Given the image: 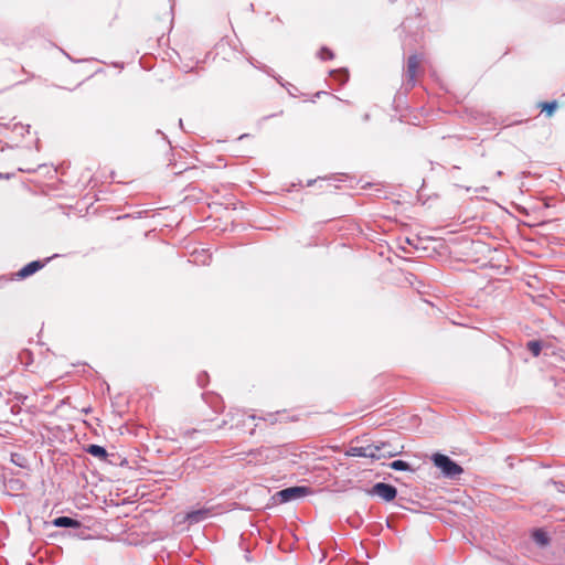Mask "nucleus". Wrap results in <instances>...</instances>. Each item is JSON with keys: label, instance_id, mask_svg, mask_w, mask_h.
I'll return each mask as SVG.
<instances>
[{"label": "nucleus", "instance_id": "f257e3e1", "mask_svg": "<svg viewBox=\"0 0 565 565\" xmlns=\"http://www.w3.org/2000/svg\"><path fill=\"white\" fill-rule=\"evenodd\" d=\"M281 452L280 447L262 446L243 454L244 457H242V459L246 460L248 463L263 465L277 460L280 458Z\"/></svg>", "mask_w": 565, "mask_h": 565}, {"label": "nucleus", "instance_id": "f03ea898", "mask_svg": "<svg viewBox=\"0 0 565 565\" xmlns=\"http://www.w3.org/2000/svg\"><path fill=\"white\" fill-rule=\"evenodd\" d=\"M431 461L446 478L455 479L463 472L462 467L447 455L436 452L431 456Z\"/></svg>", "mask_w": 565, "mask_h": 565}, {"label": "nucleus", "instance_id": "7ed1b4c3", "mask_svg": "<svg viewBox=\"0 0 565 565\" xmlns=\"http://www.w3.org/2000/svg\"><path fill=\"white\" fill-rule=\"evenodd\" d=\"M386 447H391V443L377 441L366 446H351L347 451V455L351 457H362L379 460L377 452L382 451Z\"/></svg>", "mask_w": 565, "mask_h": 565}, {"label": "nucleus", "instance_id": "20e7f679", "mask_svg": "<svg viewBox=\"0 0 565 565\" xmlns=\"http://www.w3.org/2000/svg\"><path fill=\"white\" fill-rule=\"evenodd\" d=\"M310 492H311V490L308 487L295 486V487L285 488L282 490L276 492L275 498L280 503H287V502L294 501L296 499L303 498V497L308 495Z\"/></svg>", "mask_w": 565, "mask_h": 565}, {"label": "nucleus", "instance_id": "39448f33", "mask_svg": "<svg viewBox=\"0 0 565 565\" xmlns=\"http://www.w3.org/2000/svg\"><path fill=\"white\" fill-rule=\"evenodd\" d=\"M369 494L377 495L381 499H383L385 502H391L396 498L397 489L394 486L386 483V482H376L369 490Z\"/></svg>", "mask_w": 565, "mask_h": 565}, {"label": "nucleus", "instance_id": "423d86ee", "mask_svg": "<svg viewBox=\"0 0 565 565\" xmlns=\"http://www.w3.org/2000/svg\"><path fill=\"white\" fill-rule=\"evenodd\" d=\"M419 61L415 54L411 55L407 60V67L405 71V81L403 86L405 90H409L415 86V76L418 68Z\"/></svg>", "mask_w": 565, "mask_h": 565}, {"label": "nucleus", "instance_id": "0eeeda50", "mask_svg": "<svg viewBox=\"0 0 565 565\" xmlns=\"http://www.w3.org/2000/svg\"><path fill=\"white\" fill-rule=\"evenodd\" d=\"M50 260V258H46L44 262L42 260H33L23 266L15 275L19 279L28 278L35 273H38L40 269H42L45 264Z\"/></svg>", "mask_w": 565, "mask_h": 565}, {"label": "nucleus", "instance_id": "6e6552de", "mask_svg": "<svg viewBox=\"0 0 565 565\" xmlns=\"http://www.w3.org/2000/svg\"><path fill=\"white\" fill-rule=\"evenodd\" d=\"M231 416V428H243L246 425V420H255V419H264V417H257L254 414L246 415L244 412L236 411L235 413H230Z\"/></svg>", "mask_w": 565, "mask_h": 565}, {"label": "nucleus", "instance_id": "1a4fd4ad", "mask_svg": "<svg viewBox=\"0 0 565 565\" xmlns=\"http://www.w3.org/2000/svg\"><path fill=\"white\" fill-rule=\"evenodd\" d=\"M52 525L55 527H65V529H79L82 523L71 516L62 515L52 520Z\"/></svg>", "mask_w": 565, "mask_h": 565}, {"label": "nucleus", "instance_id": "9d476101", "mask_svg": "<svg viewBox=\"0 0 565 565\" xmlns=\"http://www.w3.org/2000/svg\"><path fill=\"white\" fill-rule=\"evenodd\" d=\"M211 515V509L201 508L186 513L185 520L190 523H199L206 520Z\"/></svg>", "mask_w": 565, "mask_h": 565}, {"label": "nucleus", "instance_id": "9b49d317", "mask_svg": "<svg viewBox=\"0 0 565 565\" xmlns=\"http://www.w3.org/2000/svg\"><path fill=\"white\" fill-rule=\"evenodd\" d=\"M84 450L89 454L90 456L95 457V458H98L103 461H106L107 458H108V452L106 450L105 447L103 446H99V445H96V444H90V445H87Z\"/></svg>", "mask_w": 565, "mask_h": 565}, {"label": "nucleus", "instance_id": "f8f14e48", "mask_svg": "<svg viewBox=\"0 0 565 565\" xmlns=\"http://www.w3.org/2000/svg\"><path fill=\"white\" fill-rule=\"evenodd\" d=\"M532 540L540 547H545L550 543L548 533L546 531H544L543 529H535L532 532Z\"/></svg>", "mask_w": 565, "mask_h": 565}, {"label": "nucleus", "instance_id": "ddd939ff", "mask_svg": "<svg viewBox=\"0 0 565 565\" xmlns=\"http://www.w3.org/2000/svg\"><path fill=\"white\" fill-rule=\"evenodd\" d=\"M557 100L552 102H541L539 104V107L541 108L542 113H544L547 117H552L555 110L557 109Z\"/></svg>", "mask_w": 565, "mask_h": 565}, {"label": "nucleus", "instance_id": "4468645a", "mask_svg": "<svg viewBox=\"0 0 565 565\" xmlns=\"http://www.w3.org/2000/svg\"><path fill=\"white\" fill-rule=\"evenodd\" d=\"M329 74L331 77L335 78L341 84L347 83L349 79V72L347 68L331 70Z\"/></svg>", "mask_w": 565, "mask_h": 565}, {"label": "nucleus", "instance_id": "2eb2a0df", "mask_svg": "<svg viewBox=\"0 0 565 565\" xmlns=\"http://www.w3.org/2000/svg\"><path fill=\"white\" fill-rule=\"evenodd\" d=\"M388 466L396 471H414L413 467L407 461L401 459L392 461Z\"/></svg>", "mask_w": 565, "mask_h": 565}, {"label": "nucleus", "instance_id": "dca6fc26", "mask_svg": "<svg viewBox=\"0 0 565 565\" xmlns=\"http://www.w3.org/2000/svg\"><path fill=\"white\" fill-rule=\"evenodd\" d=\"M401 452H402L401 449H398L397 447H394L391 444V447L384 448L382 451L377 452V456H379V459H381V458H392V457H395V456L399 455Z\"/></svg>", "mask_w": 565, "mask_h": 565}, {"label": "nucleus", "instance_id": "f3484780", "mask_svg": "<svg viewBox=\"0 0 565 565\" xmlns=\"http://www.w3.org/2000/svg\"><path fill=\"white\" fill-rule=\"evenodd\" d=\"M526 348L533 356H539L541 354L543 344L539 340H531L526 343Z\"/></svg>", "mask_w": 565, "mask_h": 565}, {"label": "nucleus", "instance_id": "a211bd4d", "mask_svg": "<svg viewBox=\"0 0 565 565\" xmlns=\"http://www.w3.org/2000/svg\"><path fill=\"white\" fill-rule=\"evenodd\" d=\"M19 359L22 364L29 366L33 362V353L30 350L24 349L19 353Z\"/></svg>", "mask_w": 565, "mask_h": 565}, {"label": "nucleus", "instance_id": "6ab92c4d", "mask_svg": "<svg viewBox=\"0 0 565 565\" xmlns=\"http://www.w3.org/2000/svg\"><path fill=\"white\" fill-rule=\"evenodd\" d=\"M318 57L321 60H332L334 54L329 47L322 46L318 52Z\"/></svg>", "mask_w": 565, "mask_h": 565}, {"label": "nucleus", "instance_id": "aec40b11", "mask_svg": "<svg viewBox=\"0 0 565 565\" xmlns=\"http://www.w3.org/2000/svg\"><path fill=\"white\" fill-rule=\"evenodd\" d=\"M207 381H209V375H207L206 372H202L201 374L198 375V384H199V386L205 387L206 384H207Z\"/></svg>", "mask_w": 565, "mask_h": 565}, {"label": "nucleus", "instance_id": "412c9836", "mask_svg": "<svg viewBox=\"0 0 565 565\" xmlns=\"http://www.w3.org/2000/svg\"><path fill=\"white\" fill-rule=\"evenodd\" d=\"M249 63H250L254 67H256V68H258V70H262V71L266 72L267 74H270V71H271V70H270V68H268L266 65L255 64V63H254V61H253L252 58L249 60Z\"/></svg>", "mask_w": 565, "mask_h": 565}, {"label": "nucleus", "instance_id": "4be33fe9", "mask_svg": "<svg viewBox=\"0 0 565 565\" xmlns=\"http://www.w3.org/2000/svg\"><path fill=\"white\" fill-rule=\"evenodd\" d=\"M552 483L555 486L557 491L565 492V483L564 482H562V481H553L552 480Z\"/></svg>", "mask_w": 565, "mask_h": 565}, {"label": "nucleus", "instance_id": "5701e85b", "mask_svg": "<svg viewBox=\"0 0 565 565\" xmlns=\"http://www.w3.org/2000/svg\"><path fill=\"white\" fill-rule=\"evenodd\" d=\"M200 430L198 429H186L182 433L183 436H191L192 434H196L199 433Z\"/></svg>", "mask_w": 565, "mask_h": 565}, {"label": "nucleus", "instance_id": "b1692460", "mask_svg": "<svg viewBox=\"0 0 565 565\" xmlns=\"http://www.w3.org/2000/svg\"><path fill=\"white\" fill-rule=\"evenodd\" d=\"M19 171L32 173V172H35L36 169L35 168H19Z\"/></svg>", "mask_w": 565, "mask_h": 565}, {"label": "nucleus", "instance_id": "393cba45", "mask_svg": "<svg viewBox=\"0 0 565 565\" xmlns=\"http://www.w3.org/2000/svg\"><path fill=\"white\" fill-rule=\"evenodd\" d=\"M487 191H488V186H484V185L475 189L476 193H483V192H487Z\"/></svg>", "mask_w": 565, "mask_h": 565}, {"label": "nucleus", "instance_id": "a878e982", "mask_svg": "<svg viewBox=\"0 0 565 565\" xmlns=\"http://www.w3.org/2000/svg\"><path fill=\"white\" fill-rule=\"evenodd\" d=\"M13 174H10V173H0V180L1 179H10Z\"/></svg>", "mask_w": 565, "mask_h": 565}, {"label": "nucleus", "instance_id": "bb28decb", "mask_svg": "<svg viewBox=\"0 0 565 565\" xmlns=\"http://www.w3.org/2000/svg\"><path fill=\"white\" fill-rule=\"evenodd\" d=\"M64 54H65V55L68 57V60H71L72 62H75V63L81 62L79 60H74V58H72V56H70L67 53H64Z\"/></svg>", "mask_w": 565, "mask_h": 565}, {"label": "nucleus", "instance_id": "cd10ccee", "mask_svg": "<svg viewBox=\"0 0 565 565\" xmlns=\"http://www.w3.org/2000/svg\"><path fill=\"white\" fill-rule=\"evenodd\" d=\"M270 423L274 424L276 418L274 414H269Z\"/></svg>", "mask_w": 565, "mask_h": 565}, {"label": "nucleus", "instance_id": "c85d7f7f", "mask_svg": "<svg viewBox=\"0 0 565 565\" xmlns=\"http://www.w3.org/2000/svg\"><path fill=\"white\" fill-rule=\"evenodd\" d=\"M369 119H370V115H369V114H364V116H363V120H364V121H367Z\"/></svg>", "mask_w": 565, "mask_h": 565}, {"label": "nucleus", "instance_id": "c756f323", "mask_svg": "<svg viewBox=\"0 0 565 565\" xmlns=\"http://www.w3.org/2000/svg\"><path fill=\"white\" fill-rule=\"evenodd\" d=\"M157 134H158V135H162V137H163L164 139H167V136H166V135H163V132H162L161 130H159V129H158V130H157Z\"/></svg>", "mask_w": 565, "mask_h": 565}, {"label": "nucleus", "instance_id": "7c9ffc66", "mask_svg": "<svg viewBox=\"0 0 565 565\" xmlns=\"http://www.w3.org/2000/svg\"><path fill=\"white\" fill-rule=\"evenodd\" d=\"M502 174H503V173H502V171H500V170H499V171H497V173H495V175H497V177H501Z\"/></svg>", "mask_w": 565, "mask_h": 565}, {"label": "nucleus", "instance_id": "2f4dec72", "mask_svg": "<svg viewBox=\"0 0 565 565\" xmlns=\"http://www.w3.org/2000/svg\"><path fill=\"white\" fill-rule=\"evenodd\" d=\"M179 126L182 128L183 127V121L182 119H179Z\"/></svg>", "mask_w": 565, "mask_h": 565}, {"label": "nucleus", "instance_id": "473e14b6", "mask_svg": "<svg viewBox=\"0 0 565 565\" xmlns=\"http://www.w3.org/2000/svg\"><path fill=\"white\" fill-rule=\"evenodd\" d=\"M255 433V428H253L250 431H249V435H254Z\"/></svg>", "mask_w": 565, "mask_h": 565}, {"label": "nucleus", "instance_id": "72a5a7b5", "mask_svg": "<svg viewBox=\"0 0 565 565\" xmlns=\"http://www.w3.org/2000/svg\"><path fill=\"white\" fill-rule=\"evenodd\" d=\"M397 0H388L390 3H395Z\"/></svg>", "mask_w": 565, "mask_h": 565}, {"label": "nucleus", "instance_id": "f704fd0d", "mask_svg": "<svg viewBox=\"0 0 565 565\" xmlns=\"http://www.w3.org/2000/svg\"><path fill=\"white\" fill-rule=\"evenodd\" d=\"M321 94H324V92H318L317 96H320Z\"/></svg>", "mask_w": 565, "mask_h": 565}]
</instances>
